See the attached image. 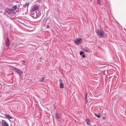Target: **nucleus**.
Segmentation results:
<instances>
[{
  "label": "nucleus",
  "mask_w": 126,
  "mask_h": 126,
  "mask_svg": "<svg viewBox=\"0 0 126 126\" xmlns=\"http://www.w3.org/2000/svg\"><path fill=\"white\" fill-rule=\"evenodd\" d=\"M95 97H98V95H95Z\"/></svg>",
  "instance_id": "393cba45"
},
{
  "label": "nucleus",
  "mask_w": 126,
  "mask_h": 126,
  "mask_svg": "<svg viewBox=\"0 0 126 126\" xmlns=\"http://www.w3.org/2000/svg\"><path fill=\"white\" fill-rule=\"evenodd\" d=\"M47 28H48V29H51V27H50V26L47 25Z\"/></svg>",
  "instance_id": "5701e85b"
},
{
  "label": "nucleus",
  "mask_w": 126,
  "mask_h": 126,
  "mask_svg": "<svg viewBox=\"0 0 126 126\" xmlns=\"http://www.w3.org/2000/svg\"><path fill=\"white\" fill-rule=\"evenodd\" d=\"M5 12L9 14V15H11V16H13L14 14H15V11H13L11 8H7L5 9Z\"/></svg>",
  "instance_id": "39448f33"
},
{
  "label": "nucleus",
  "mask_w": 126,
  "mask_h": 126,
  "mask_svg": "<svg viewBox=\"0 0 126 126\" xmlns=\"http://www.w3.org/2000/svg\"><path fill=\"white\" fill-rule=\"evenodd\" d=\"M44 81H45V77L43 76L39 79L40 82H43Z\"/></svg>",
  "instance_id": "aec40b11"
},
{
  "label": "nucleus",
  "mask_w": 126,
  "mask_h": 126,
  "mask_svg": "<svg viewBox=\"0 0 126 126\" xmlns=\"http://www.w3.org/2000/svg\"><path fill=\"white\" fill-rule=\"evenodd\" d=\"M56 119L57 120H60V119H61V118H62V116H61V115H60V113L56 112Z\"/></svg>",
  "instance_id": "f8f14e48"
},
{
  "label": "nucleus",
  "mask_w": 126,
  "mask_h": 126,
  "mask_svg": "<svg viewBox=\"0 0 126 126\" xmlns=\"http://www.w3.org/2000/svg\"><path fill=\"white\" fill-rule=\"evenodd\" d=\"M5 116L7 118V119H13V117L10 116L9 114H5Z\"/></svg>",
  "instance_id": "4468645a"
},
{
  "label": "nucleus",
  "mask_w": 126,
  "mask_h": 126,
  "mask_svg": "<svg viewBox=\"0 0 126 126\" xmlns=\"http://www.w3.org/2000/svg\"><path fill=\"white\" fill-rule=\"evenodd\" d=\"M2 27L3 28V35L4 38L6 37V36H7V34L8 33V29L11 28L12 26L7 22H5L4 23V25H2Z\"/></svg>",
  "instance_id": "f257e3e1"
},
{
  "label": "nucleus",
  "mask_w": 126,
  "mask_h": 126,
  "mask_svg": "<svg viewBox=\"0 0 126 126\" xmlns=\"http://www.w3.org/2000/svg\"><path fill=\"white\" fill-rule=\"evenodd\" d=\"M96 33L98 38H104V34L105 33V32H104V31H103V30L97 29L96 31Z\"/></svg>",
  "instance_id": "7ed1b4c3"
},
{
  "label": "nucleus",
  "mask_w": 126,
  "mask_h": 126,
  "mask_svg": "<svg viewBox=\"0 0 126 126\" xmlns=\"http://www.w3.org/2000/svg\"><path fill=\"white\" fill-rule=\"evenodd\" d=\"M10 69L13 70V71H15L19 74V76H21V74H23V71L20 70L19 68H17L13 66H10Z\"/></svg>",
  "instance_id": "f03ea898"
},
{
  "label": "nucleus",
  "mask_w": 126,
  "mask_h": 126,
  "mask_svg": "<svg viewBox=\"0 0 126 126\" xmlns=\"http://www.w3.org/2000/svg\"><path fill=\"white\" fill-rule=\"evenodd\" d=\"M5 45L7 47V48H9V47H10V45H11V43H10V40H9L8 37H6V40H5Z\"/></svg>",
  "instance_id": "0eeeda50"
},
{
  "label": "nucleus",
  "mask_w": 126,
  "mask_h": 126,
  "mask_svg": "<svg viewBox=\"0 0 126 126\" xmlns=\"http://www.w3.org/2000/svg\"><path fill=\"white\" fill-rule=\"evenodd\" d=\"M21 63H22V64H24V65H26V64H25V61L23 60L21 61Z\"/></svg>",
  "instance_id": "4be33fe9"
},
{
  "label": "nucleus",
  "mask_w": 126,
  "mask_h": 126,
  "mask_svg": "<svg viewBox=\"0 0 126 126\" xmlns=\"http://www.w3.org/2000/svg\"><path fill=\"white\" fill-rule=\"evenodd\" d=\"M86 123L88 126H90V125H91L90 124V120L89 119H86Z\"/></svg>",
  "instance_id": "2eb2a0df"
},
{
  "label": "nucleus",
  "mask_w": 126,
  "mask_h": 126,
  "mask_svg": "<svg viewBox=\"0 0 126 126\" xmlns=\"http://www.w3.org/2000/svg\"><path fill=\"white\" fill-rule=\"evenodd\" d=\"M88 95V94L87 93H86L85 94V100L86 104L88 103V100H87V96Z\"/></svg>",
  "instance_id": "f3484780"
},
{
  "label": "nucleus",
  "mask_w": 126,
  "mask_h": 126,
  "mask_svg": "<svg viewBox=\"0 0 126 126\" xmlns=\"http://www.w3.org/2000/svg\"><path fill=\"white\" fill-rule=\"evenodd\" d=\"M80 55L84 58L86 57V56L85 55V53H84V52L82 51H80Z\"/></svg>",
  "instance_id": "ddd939ff"
},
{
  "label": "nucleus",
  "mask_w": 126,
  "mask_h": 126,
  "mask_svg": "<svg viewBox=\"0 0 126 126\" xmlns=\"http://www.w3.org/2000/svg\"><path fill=\"white\" fill-rule=\"evenodd\" d=\"M102 119H103V121H105L106 120V117H103L102 118Z\"/></svg>",
  "instance_id": "b1692460"
},
{
  "label": "nucleus",
  "mask_w": 126,
  "mask_h": 126,
  "mask_svg": "<svg viewBox=\"0 0 126 126\" xmlns=\"http://www.w3.org/2000/svg\"><path fill=\"white\" fill-rule=\"evenodd\" d=\"M31 15L32 17V18H34V19L40 17V13H39V12L31 11Z\"/></svg>",
  "instance_id": "20e7f679"
},
{
  "label": "nucleus",
  "mask_w": 126,
  "mask_h": 126,
  "mask_svg": "<svg viewBox=\"0 0 126 126\" xmlns=\"http://www.w3.org/2000/svg\"><path fill=\"white\" fill-rule=\"evenodd\" d=\"M59 84H60V87L62 89H63V88H64V86L63 85V80H62V79H60V80H59Z\"/></svg>",
  "instance_id": "1a4fd4ad"
},
{
  "label": "nucleus",
  "mask_w": 126,
  "mask_h": 126,
  "mask_svg": "<svg viewBox=\"0 0 126 126\" xmlns=\"http://www.w3.org/2000/svg\"><path fill=\"white\" fill-rule=\"evenodd\" d=\"M39 10V6H38L37 5H35L32 8V10H31V11H32V12H39L38 11H36V10Z\"/></svg>",
  "instance_id": "6e6552de"
},
{
  "label": "nucleus",
  "mask_w": 126,
  "mask_h": 126,
  "mask_svg": "<svg viewBox=\"0 0 126 126\" xmlns=\"http://www.w3.org/2000/svg\"><path fill=\"white\" fill-rule=\"evenodd\" d=\"M29 6V2H26L25 4L23 5V7L25 8H28V7Z\"/></svg>",
  "instance_id": "dca6fc26"
},
{
  "label": "nucleus",
  "mask_w": 126,
  "mask_h": 126,
  "mask_svg": "<svg viewBox=\"0 0 126 126\" xmlns=\"http://www.w3.org/2000/svg\"><path fill=\"white\" fill-rule=\"evenodd\" d=\"M94 115L96 118H98V119H100L101 118V114H100L94 113Z\"/></svg>",
  "instance_id": "6ab92c4d"
},
{
  "label": "nucleus",
  "mask_w": 126,
  "mask_h": 126,
  "mask_svg": "<svg viewBox=\"0 0 126 126\" xmlns=\"http://www.w3.org/2000/svg\"><path fill=\"white\" fill-rule=\"evenodd\" d=\"M82 51L84 52H85V53H89L90 51V49L88 47H85L84 48H83Z\"/></svg>",
  "instance_id": "9b49d317"
},
{
  "label": "nucleus",
  "mask_w": 126,
  "mask_h": 126,
  "mask_svg": "<svg viewBox=\"0 0 126 126\" xmlns=\"http://www.w3.org/2000/svg\"><path fill=\"white\" fill-rule=\"evenodd\" d=\"M12 11H15L16 9H17V6L16 5H14L12 7Z\"/></svg>",
  "instance_id": "a211bd4d"
},
{
  "label": "nucleus",
  "mask_w": 126,
  "mask_h": 126,
  "mask_svg": "<svg viewBox=\"0 0 126 126\" xmlns=\"http://www.w3.org/2000/svg\"><path fill=\"white\" fill-rule=\"evenodd\" d=\"M1 125L2 126H9V125H8V123H7L5 120H2L1 121Z\"/></svg>",
  "instance_id": "9d476101"
},
{
  "label": "nucleus",
  "mask_w": 126,
  "mask_h": 126,
  "mask_svg": "<svg viewBox=\"0 0 126 126\" xmlns=\"http://www.w3.org/2000/svg\"><path fill=\"white\" fill-rule=\"evenodd\" d=\"M74 43L76 45H80L81 43H82V38H77L74 40Z\"/></svg>",
  "instance_id": "423d86ee"
},
{
  "label": "nucleus",
  "mask_w": 126,
  "mask_h": 126,
  "mask_svg": "<svg viewBox=\"0 0 126 126\" xmlns=\"http://www.w3.org/2000/svg\"><path fill=\"white\" fill-rule=\"evenodd\" d=\"M96 2L97 4H101V0H96Z\"/></svg>",
  "instance_id": "412c9836"
}]
</instances>
